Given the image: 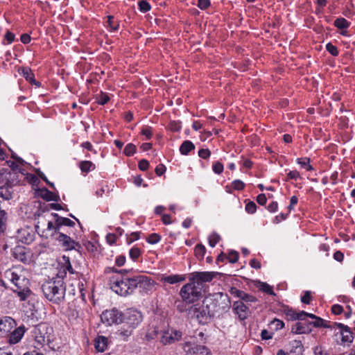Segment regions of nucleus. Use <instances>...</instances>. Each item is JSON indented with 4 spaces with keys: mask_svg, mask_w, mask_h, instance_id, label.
Here are the masks:
<instances>
[{
    "mask_svg": "<svg viewBox=\"0 0 355 355\" xmlns=\"http://www.w3.org/2000/svg\"><path fill=\"white\" fill-rule=\"evenodd\" d=\"M214 275L211 272H193L189 274V282L180 291L179 295L186 304H193L202 296L203 283L211 282Z\"/></svg>",
    "mask_w": 355,
    "mask_h": 355,
    "instance_id": "f257e3e1",
    "label": "nucleus"
},
{
    "mask_svg": "<svg viewBox=\"0 0 355 355\" xmlns=\"http://www.w3.org/2000/svg\"><path fill=\"white\" fill-rule=\"evenodd\" d=\"M3 276L13 284L11 290L20 301H25L31 296L32 292L30 289V282L25 277L22 268L19 267L9 268L4 272Z\"/></svg>",
    "mask_w": 355,
    "mask_h": 355,
    "instance_id": "f03ea898",
    "label": "nucleus"
},
{
    "mask_svg": "<svg viewBox=\"0 0 355 355\" xmlns=\"http://www.w3.org/2000/svg\"><path fill=\"white\" fill-rule=\"evenodd\" d=\"M216 300L205 299L202 304H195L188 309V314L196 318L200 324H207L216 312L219 311L216 306Z\"/></svg>",
    "mask_w": 355,
    "mask_h": 355,
    "instance_id": "7ed1b4c3",
    "label": "nucleus"
},
{
    "mask_svg": "<svg viewBox=\"0 0 355 355\" xmlns=\"http://www.w3.org/2000/svg\"><path fill=\"white\" fill-rule=\"evenodd\" d=\"M45 297L53 304H60L64 300L66 284L59 279H51L42 285Z\"/></svg>",
    "mask_w": 355,
    "mask_h": 355,
    "instance_id": "20e7f679",
    "label": "nucleus"
},
{
    "mask_svg": "<svg viewBox=\"0 0 355 355\" xmlns=\"http://www.w3.org/2000/svg\"><path fill=\"white\" fill-rule=\"evenodd\" d=\"M116 272V275H112L110 278V288L120 296H126L133 293V284L131 282V277L122 275L123 272H126L125 270H112Z\"/></svg>",
    "mask_w": 355,
    "mask_h": 355,
    "instance_id": "39448f33",
    "label": "nucleus"
},
{
    "mask_svg": "<svg viewBox=\"0 0 355 355\" xmlns=\"http://www.w3.org/2000/svg\"><path fill=\"white\" fill-rule=\"evenodd\" d=\"M48 326L46 324L41 323L35 327L32 330V336L34 338L33 347L36 349H42L49 340L47 333Z\"/></svg>",
    "mask_w": 355,
    "mask_h": 355,
    "instance_id": "423d86ee",
    "label": "nucleus"
},
{
    "mask_svg": "<svg viewBox=\"0 0 355 355\" xmlns=\"http://www.w3.org/2000/svg\"><path fill=\"white\" fill-rule=\"evenodd\" d=\"M154 336L159 340L163 345L171 344L179 340L182 337V333L177 330L168 329L166 331H159L155 329Z\"/></svg>",
    "mask_w": 355,
    "mask_h": 355,
    "instance_id": "0eeeda50",
    "label": "nucleus"
},
{
    "mask_svg": "<svg viewBox=\"0 0 355 355\" xmlns=\"http://www.w3.org/2000/svg\"><path fill=\"white\" fill-rule=\"evenodd\" d=\"M122 315V322L132 329H135L142 320L141 312L134 309H127Z\"/></svg>",
    "mask_w": 355,
    "mask_h": 355,
    "instance_id": "6e6552de",
    "label": "nucleus"
},
{
    "mask_svg": "<svg viewBox=\"0 0 355 355\" xmlns=\"http://www.w3.org/2000/svg\"><path fill=\"white\" fill-rule=\"evenodd\" d=\"M53 239L57 241L65 250H78L80 248H81V245L79 243L76 242L71 238L70 235H68L62 232L56 233L53 237Z\"/></svg>",
    "mask_w": 355,
    "mask_h": 355,
    "instance_id": "1a4fd4ad",
    "label": "nucleus"
},
{
    "mask_svg": "<svg viewBox=\"0 0 355 355\" xmlns=\"http://www.w3.org/2000/svg\"><path fill=\"white\" fill-rule=\"evenodd\" d=\"M131 282L133 284V291L137 288H139L141 291L148 292L153 286V281L146 275H135L131 277Z\"/></svg>",
    "mask_w": 355,
    "mask_h": 355,
    "instance_id": "9d476101",
    "label": "nucleus"
},
{
    "mask_svg": "<svg viewBox=\"0 0 355 355\" xmlns=\"http://www.w3.org/2000/svg\"><path fill=\"white\" fill-rule=\"evenodd\" d=\"M123 313L114 308L103 311L101 315V321L107 325L119 324L123 321Z\"/></svg>",
    "mask_w": 355,
    "mask_h": 355,
    "instance_id": "9b49d317",
    "label": "nucleus"
},
{
    "mask_svg": "<svg viewBox=\"0 0 355 355\" xmlns=\"http://www.w3.org/2000/svg\"><path fill=\"white\" fill-rule=\"evenodd\" d=\"M19 182V173L15 170L1 168L0 170V184L14 187Z\"/></svg>",
    "mask_w": 355,
    "mask_h": 355,
    "instance_id": "f8f14e48",
    "label": "nucleus"
},
{
    "mask_svg": "<svg viewBox=\"0 0 355 355\" xmlns=\"http://www.w3.org/2000/svg\"><path fill=\"white\" fill-rule=\"evenodd\" d=\"M35 237V232L33 229L31 227H24L17 230L16 233V238L22 243L30 244L31 243Z\"/></svg>",
    "mask_w": 355,
    "mask_h": 355,
    "instance_id": "ddd939ff",
    "label": "nucleus"
},
{
    "mask_svg": "<svg viewBox=\"0 0 355 355\" xmlns=\"http://www.w3.org/2000/svg\"><path fill=\"white\" fill-rule=\"evenodd\" d=\"M17 326L15 319L10 316L0 318V337H8L10 331Z\"/></svg>",
    "mask_w": 355,
    "mask_h": 355,
    "instance_id": "4468645a",
    "label": "nucleus"
},
{
    "mask_svg": "<svg viewBox=\"0 0 355 355\" xmlns=\"http://www.w3.org/2000/svg\"><path fill=\"white\" fill-rule=\"evenodd\" d=\"M332 329H338L339 331L338 334H340L341 336V343L350 344L353 342L354 340V334L351 331L350 328L345 325L344 324L340 322H334Z\"/></svg>",
    "mask_w": 355,
    "mask_h": 355,
    "instance_id": "2eb2a0df",
    "label": "nucleus"
},
{
    "mask_svg": "<svg viewBox=\"0 0 355 355\" xmlns=\"http://www.w3.org/2000/svg\"><path fill=\"white\" fill-rule=\"evenodd\" d=\"M234 313L241 320H245L250 314L249 307L242 301H236L232 305Z\"/></svg>",
    "mask_w": 355,
    "mask_h": 355,
    "instance_id": "dca6fc26",
    "label": "nucleus"
},
{
    "mask_svg": "<svg viewBox=\"0 0 355 355\" xmlns=\"http://www.w3.org/2000/svg\"><path fill=\"white\" fill-rule=\"evenodd\" d=\"M26 331V328L24 325H21L15 328L14 330L10 331L8 337V343L10 345H15L19 343L24 337Z\"/></svg>",
    "mask_w": 355,
    "mask_h": 355,
    "instance_id": "f3484780",
    "label": "nucleus"
},
{
    "mask_svg": "<svg viewBox=\"0 0 355 355\" xmlns=\"http://www.w3.org/2000/svg\"><path fill=\"white\" fill-rule=\"evenodd\" d=\"M286 350L288 355H302L304 346L300 340H293L288 343Z\"/></svg>",
    "mask_w": 355,
    "mask_h": 355,
    "instance_id": "a211bd4d",
    "label": "nucleus"
},
{
    "mask_svg": "<svg viewBox=\"0 0 355 355\" xmlns=\"http://www.w3.org/2000/svg\"><path fill=\"white\" fill-rule=\"evenodd\" d=\"M51 215L54 218H57V230L62 232L64 227H69V229L73 228L75 226V222L71 219L65 217L60 216L56 213H53Z\"/></svg>",
    "mask_w": 355,
    "mask_h": 355,
    "instance_id": "6ab92c4d",
    "label": "nucleus"
},
{
    "mask_svg": "<svg viewBox=\"0 0 355 355\" xmlns=\"http://www.w3.org/2000/svg\"><path fill=\"white\" fill-rule=\"evenodd\" d=\"M311 331L309 324L303 320L296 322L291 328V333L293 334H309Z\"/></svg>",
    "mask_w": 355,
    "mask_h": 355,
    "instance_id": "aec40b11",
    "label": "nucleus"
},
{
    "mask_svg": "<svg viewBox=\"0 0 355 355\" xmlns=\"http://www.w3.org/2000/svg\"><path fill=\"white\" fill-rule=\"evenodd\" d=\"M12 256L17 261L22 263H27L28 261V256L26 252V249L21 246H17L12 250Z\"/></svg>",
    "mask_w": 355,
    "mask_h": 355,
    "instance_id": "412c9836",
    "label": "nucleus"
},
{
    "mask_svg": "<svg viewBox=\"0 0 355 355\" xmlns=\"http://www.w3.org/2000/svg\"><path fill=\"white\" fill-rule=\"evenodd\" d=\"M55 223H53L51 220H47V227L42 232V236H44L46 238L51 236L52 239H53L55 234L60 232L57 230V218H55Z\"/></svg>",
    "mask_w": 355,
    "mask_h": 355,
    "instance_id": "4be33fe9",
    "label": "nucleus"
},
{
    "mask_svg": "<svg viewBox=\"0 0 355 355\" xmlns=\"http://www.w3.org/2000/svg\"><path fill=\"white\" fill-rule=\"evenodd\" d=\"M186 277L184 275H162L161 281L166 282L170 284H174L185 281Z\"/></svg>",
    "mask_w": 355,
    "mask_h": 355,
    "instance_id": "5701e85b",
    "label": "nucleus"
},
{
    "mask_svg": "<svg viewBox=\"0 0 355 355\" xmlns=\"http://www.w3.org/2000/svg\"><path fill=\"white\" fill-rule=\"evenodd\" d=\"M126 326L123 324V327L115 332L118 339L125 341L132 335L133 329L128 327H125Z\"/></svg>",
    "mask_w": 355,
    "mask_h": 355,
    "instance_id": "b1692460",
    "label": "nucleus"
},
{
    "mask_svg": "<svg viewBox=\"0 0 355 355\" xmlns=\"http://www.w3.org/2000/svg\"><path fill=\"white\" fill-rule=\"evenodd\" d=\"M94 347L98 352H103L107 348V338L103 336H98L94 340Z\"/></svg>",
    "mask_w": 355,
    "mask_h": 355,
    "instance_id": "393cba45",
    "label": "nucleus"
},
{
    "mask_svg": "<svg viewBox=\"0 0 355 355\" xmlns=\"http://www.w3.org/2000/svg\"><path fill=\"white\" fill-rule=\"evenodd\" d=\"M0 187V196L6 200H9L12 198L13 190L12 186L1 184Z\"/></svg>",
    "mask_w": 355,
    "mask_h": 355,
    "instance_id": "a878e982",
    "label": "nucleus"
},
{
    "mask_svg": "<svg viewBox=\"0 0 355 355\" xmlns=\"http://www.w3.org/2000/svg\"><path fill=\"white\" fill-rule=\"evenodd\" d=\"M245 188V183L240 180H234L230 184L225 187L226 191L232 193L233 191H242Z\"/></svg>",
    "mask_w": 355,
    "mask_h": 355,
    "instance_id": "bb28decb",
    "label": "nucleus"
},
{
    "mask_svg": "<svg viewBox=\"0 0 355 355\" xmlns=\"http://www.w3.org/2000/svg\"><path fill=\"white\" fill-rule=\"evenodd\" d=\"M195 149V145L189 140L182 142L180 146V152L182 155H187L191 150Z\"/></svg>",
    "mask_w": 355,
    "mask_h": 355,
    "instance_id": "cd10ccee",
    "label": "nucleus"
},
{
    "mask_svg": "<svg viewBox=\"0 0 355 355\" xmlns=\"http://www.w3.org/2000/svg\"><path fill=\"white\" fill-rule=\"evenodd\" d=\"M79 167L82 173H88L89 172L94 171L96 168L95 164L91 161H81L79 163Z\"/></svg>",
    "mask_w": 355,
    "mask_h": 355,
    "instance_id": "c85d7f7f",
    "label": "nucleus"
},
{
    "mask_svg": "<svg viewBox=\"0 0 355 355\" xmlns=\"http://www.w3.org/2000/svg\"><path fill=\"white\" fill-rule=\"evenodd\" d=\"M329 322H327V321L323 320L322 318L317 316L313 321L310 322L309 324V326L311 324H312L313 326H314L315 327H324V328H331L332 329L333 324L329 325Z\"/></svg>",
    "mask_w": 355,
    "mask_h": 355,
    "instance_id": "c756f323",
    "label": "nucleus"
},
{
    "mask_svg": "<svg viewBox=\"0 0 355 355\" xmlns=\"http://www.w3.org/2000/svg\"><path fill=\"white\" fill-rule=\"evenodd\" d=\"M334 25L338 29L344 30L349 27L350 22L343 17H339L334 21Z\"/></svg>",
    "mask_w": 355,
    "mask_h": 355,
    "instance_id": "7c9ffc66",
    "label": "nucleus"
},
{
    "mask_svg": "<svg viewBox=\"0 0 355 355\" xmlns=\"http://www.w3.org/2000/svg\"><path fill=\"white\" fill-rule=\"evenodd\" d=\"M297 163L302 167L306 168L307 171H311L313 170V166L310 164V159L309 157L297 158Z\"/></svg>",
    "mask_w": 355,
    "mask_h": 355,
    "instance_id": "2f4dec72",
    "label": "nucleus"
},
{
    "mask_svg": "<svg viewBox=\"0 0 355 355\" xmlns=\"http://www.w3.org/2000/svg\"><path fill=\"white\" fill-rule=\"evenodd\" d=\"M258 288L260 291L265 293H267L270 295H275L272 288L267 283L259 282Z\"/></svg>",
    "mask_w": 355,
    "mask_h": 355,
    "instance_id": "473e14b6",
    "label": "nucleus"
},
{
    "mask_svg": "<svg viewBox=\"0 0 355 355\" xmlns=\"http://www.w3.org/2000/svg\"><path fill=\"white\" fill-rule=\"evenodd\" d=\"M220 236L216 232H213L208 237L209 245L211 248H214L216 245L220 241Z\"/></svg>",
    "mask_w": 355,
    "mask_h": 355,
    "instance_id": "72a5a7b5",
    "label": "nucleus"
},
{
    "mask_svg": "<svg viewBox=\"0 0 355 355\" xmlns=\"http://www.w3.org/2000/svg\"><path fill=\"white\" fill-rule=\"evenodd\" d=\"M141 254V250L137 247H132L129 251V256L132 260L136 261Z\"/></svg>",
    "mask_w": 355,
    "mask_h": 355,
    "instance_id": "f704fd0d",
    "label": "nucleus"
},
{
    "mask_svg": "<svg viewBox=\"0 0 355 355\" xmlns=\"http://www.w3.org/2000/svg\"><path fill=\"white\" fill-rule=\"evenodd\" d=\"M136 146L132 143L128 144L123 150V153L128 157L132 156L136 152Z\"/></svg>",
    "mask_w": 355,
    "mask_h": 355,
    "instance_id": "c9c22d12",
    "label": "nucleus"
},
{
    "mask_svg": "<svg viewBox=\"0 0 355 355\" xmlns=\"http://www.w3.org/2000/svg\"><path fill=\"white\" fill-rule=\"evenodd\" d=\"M270 327L275 331L282 329L284 327V322L279 319H274L269 324Z\"/></svg>",
    "mask_w": 355,
    "mask_h": 355,
    "instance_id": "e433bc0d",
    "label": "nucleus"
},
{
    "mask_svg": "<svg viewBox=\"0 0 355 355\" xmlns=\"http://www.w3.org/2000/svg\"><path fill=\"white\" fill-rule=\"evenodd\" d=\"M139 9L141 12L145 13L151 8L150 3L146 0H139L138 1Z\"/></svg>",
    "mask_w": 355,
    "mask_h": 355,
    "instance_id": "4c0bfd02",
    "label": "nucleus"
},
{
    "mask_svg": "<svg viewBox=\"0 0 355 355\" xmlns=\"http://www.w3.org/2000/svg\"><path fill=\"white\" fill-rule=\"evenodd\" d=\"M110 101V96L107 94L101 92L96 96V102L99 105H105Z\"/></svg>",
    "mask_w": 355,
    "mask_h": 355,
    "instance_id": "58836bf2",
    "label": "nucleus"
},
{
    "mask_svg": "<svg viewBox=\"0 0 355 355\" xmlns=\"http://www.w3.org/2000/svg\"><path fill=\"white\" fill-rule=\"evenodd\" d=\"M206 248L202 244H198L196 245L194 249L195 255L197 257L202 258L205 254Z\"/></svg>",
    "mask_w": 355,
    "mask_h": 355,
    "instance_id": "ea45409f",
    "label": "nucleus"
},
{
    "mask_svg": "<svg viewBox=\"0 0 355 355\" xmlns=\"http://www.w3.org/2000/svg\"><path fill=\"white\" fill-rule=\"evenodd\" d=\"M195 349L196 351H194V352L196 355H211L210 351L205 346L197 345Z\"/></svg>",
    "mask_w": 355,
    "mask_h": 355,
    "instance_id": "a19ab883",
    "label": "nucleus"
},
{
    "mask_svg": "<svg viewBox=\"0 0 355 355\" xmlns=\"http://www.w3.org/2000/svg\"><path fill=\"white\" fill-rule=\"evenodd\" d=\"M141 134L146 137V139H150L153 135V129L150 126H144L141 130Z\"/></svg>",
    "mask_w": 355,
    "mask_h": 355,
    "instance_id": "79ce46f5",
    "label": "nucleus"
},
{
    "mask_svg": "<svg viewBox=\"0 0 355 355\" xmlns=\"http://www.w3.org/2000/svg\"><path fill=\"white\" fill-rule=\"evenodd\" d=\"M107 24L112 31H117L119 26V22L114 20L113 16L107 17Z\"/></svg>",
    "mask_w": 355,
    "mask_h": 355,
    "instance_id": "37998d69",
    "label": "nucleus"
},
{
    "mask_svg": "<svg viewBox=\"0 0 355 355\" xmlns=\"http://www.w3.org/2000/svg\"><path fill=\"white\" fill-rule=\"evenodd\" d=\"M239 301H242L243 303H250L257 302V299L254 296L246 293L243 291V295Z\"/></svg>",
    "mask_w": 355,
    "mask_h": 355,
    "instance_id": "c03bdc74",
    "label": "nucleus"
},
{
    "mask_svg": "<svg viewBox=\"0 0 355 355\" xmlns=\"http://www.w3.org/2000/svg\"><path fill=\"white\" fill-rule=\"evenodd\" d=\"M168 129L174 132H179L182 128L181 122L172 121L168 125Z\"/></svg>",
    "mask_w": 355,
    "mask_h": 355,
    "instance_id": "a18cd8bd",
    "label": "nucleus"
},
{
    "mask_svg": "<svg viewBox=\"0 0 355 355\" xmlns=\"http://www.w3.org/2000/svg\"><path fill=\"white\" fill-rule=\"evenodd\" d=\"M326 50L333 56H338L339 54L337 46L330 42L326 44Z\"/></svg>",
    "mask_w": 355,
    "mask_h": 355,
    "instance_id": "49530a36",
    "label": "nucleus"
},
{
    "mask_svg": "<svg viewBox=\"0 0 355 355\" xmlns=\"http://www.w3.org/2000/svg\"><path fill=\"white\" fill-rule=\"evenodd\" d=\"M239 257V253L235 250H231L227 256V259L230 263H236Z\"/></svg>",
    "mask_w": 355,
    "mask_h": 355,
    "instance_id": "de8ad7c7",
    "label": "nucleus"
},
{
    "mask_svg": "<svg viewBox=\"0 0 355 355\" xmlns=\"http://www.w3.org/2000/svg\"><path fill=\"white\" fill-rule=\"evenodd\" d=\"M161 240V236L158 234L153 233L146 239V241L150 244H156Z\"/></svg>",
    "mask_w": 355,
    "mask_h": 355,
    "instance_id": "09e8293b",
    "label": "nucleus"
},
{
    "mask_svg": "<svg viewBox=\"0 0 355 355\" xmlns=\"http://www.w3.org/2000/svg\"><path fill=\"white\" fill-rule=\"evenodd\" d=\"M23 76L26 78L27 81L31 83V81H34V74L32 73L31 70L28 68H24L22 70Z\"/></svg>",
    "mask_w": 355,
    "mask_h": 355,
    "instance_id": "8fccbe9b",
    "label": "nucleus"
},
{
    "mask_svg": "<svg viewBox=\"0 0 355 355\" xmlns=\"http://www.w3.org/2000/svg\"><path fill=\"white\" fill-rule=\"evenodd\" d=\"M286 315L289 316L292 320H302V316L300 312H296L293 309H289L286 311Z\"/></svg>",
    "mask_w": 355,
    "mask_h": 355,
    "instance_id": "3c124183",
    "label": "nucleus"
},
{
    "mask_svg": "<svg viewBox=\"0 0 355 355\" xmlns=\"http://www.w3.org/2000/svg\"><path fill=\"white\" fill-rule=\"evenodd\" d=\"M212 169L215 173L219 175L223 171V164L220 162H216L212 165Z\"/></svg>",
    "mask_w": 355,
    "mask_h": 355,
    "instance_id": "603ef678",
    "label": "nucleus"
},
{
    "mask_svg": "<svg viewBox=\"0 0 355 355\" xmlns=\"http://www.w3.org/2000/svg\"><path fill=\"white\" fill-rule=\"evenodd\" d=\"M245 209L248 214H252L256 212L257 205L254 202L250 201L245 205Z\"/></svg>",
    "mask_w": 355,
    "mask_h": 355,
    "instance_id": "864d4df0",
    "label": "nucleus"
},
{
    "mask_svg": "<svg viewBox=\"0 0 355 355\" xmlns=\"http://www.w3.org/2000/svg\"><path fill=\"white\" fill-rule=\"evenodd\" d=\"M312 300L311 292L309 291H306L304 292V294L301 297V302L306 304H309Z\"/></svg>",
    "mask_w": 355,
    "mask_h": 355,
    "instance_id": "5fc2aeb1",
    "label": "nucleus"
},
{
    "mask_svg": "<svg viewBox=\"0 0 355 355\" xmlns=\"http://www.w3.org/2000/svg\"><path fill=\"white\" fill-rule=\"evenodd\" d=\"M211 155V152L208 148H202L198 151V156L204 159H207Z\"/></svg>",
    "mask_w": 355,
    "mask_h": 355,
    "instance_id": "6e6d98bb",
    "label": "nucleus"
},
{
    "mask_svg": "<svg viewBox=\"0 0 355 355\" xmlns=\"http://www.w3.org/2000/svg\"><path fill=\"white\" fill-rule=\"evenodd\" d=\"M241 160L240 161V164L243 166V168H245L247 169H250L252 167L253 162L249 159H245L244 157H241Z\"/></svg>",
    "mask_w": 355,
    "mask_h": 355,
    "instance_id": "4d7b16f0",
    "label": "nucleus"
},
{
    "mask_svg": "<svg viewBox=\"0 0 355 355\" xmlns=\"http://www.w3.org/2000/svg\"><path fill=\"white\" fill-rule=\"evenodd\" d=\"M299 178H300V173L297 171L294 170V171H290L288 172V173L287 174L286 180H296Z\"/></svg>",
    "mask_w": 355,
    "mask_h": 355,
    "instance_id": "13d9d810",
    "label": "nucleus"
},
{
    "mask_svg": "<svg viewBox=\"0 0 355 355\" xmlns=\"http://www.w3.org/2000/svg\"><path fill=\"white\" fill-rule=\"evenodd\" d=\"M211 5L210 0H198V7L201 10H206Z\"/></svg>",
    "mask_w": 355,
    "mask_h": 355,
    "instance_id": "bf43d9fd",
    "label": "nucleus"
},
{
    "mask_svg": "<svg viewBox=\"0 0 355 355\" xmlns=\"http://www.w3.org/2000/svg\"><path fill=\"white\" fill-rule=\"evenodd\" d=\"M314 355H328L327 351L322 346H316L313 349Z\"/></svg>",
    "mask_w": 355,
    "mask_h": 355,
    "instance_id": "052dcab7",
    "label": "nucleus"
},
{
    "mask_svg": "<svg viewBox=\"0 0 355 355\" xmlns=\"http://www.w3.org/2000/svg\"><path fill=\"white\" fill-rule=\"evenodd\" d=\"M243 291L236 288V287H232L230 289V293L235 297L241 299Z\"/></svg>",
    "mask_w": 355,
    "mask_h": 355,
    "instance_id": "680f3d73",
    "label": "nucleus"
},
{
    "mask_svg": "<svg viewBox=\"0 0 355 355\" xmlns=\"http://www.w3.org/2000/svg\"><path fill=\"white\" fill-rule=\"evenodd\" d=\"M139 239V232H132L130 235L127 236V243L128 244L132 243L135 241H137Z\"/></svg>",
    "mask_w": 355,
    "mask_h": 355,
    "instance_id": "e2e57ef3",
    "label": "nucleus"
},
{
    "mask_svg": "<svg viewBox=\"0 0 355 355\" xmlns=\"http://www.w3.org/2000/svg\"><path fill=\"white\" fill-rule=\"evenodd\" d=\"M139 168L142 171H146L149 167V162L146 159H141L138 164Z\"/></svg>",
    "mask_w": 355,
    "mask_h": 355,
    "instance_id": "0e129e2a",
    "label": "nucleus"
},
{
    "mask_svg": "<svg viewBox=\"0 0 355 355\" xmlns=\"http://www.w3.org/2000/svg\"><path fill=\"white\" fill-rule=\"evenodd\" d=\"M343 308L341 305L340 304H334L332 306H331V312L334 314V315H340L343 313Z\"/></svg>",
    "mask_w": 355,
    "mask_h": 355,
    "instance_id": "69168bd1",
    "label": "nucleus"
},
{
    "mask_svg": "<svg viewBox=\"0 0 355 355\" xmlns=\"http://www.w3.org/2000/svg\"><path fill=\"white\" fill-rule=\"evenodd\" d=\"M166 170V166L164 164H160L156 166L155 173L157 174V175L161 176L165 173Z\"/></svg>",
    "mask_w": 355,
    "mask_h": 355,
    "instance_id": "338daca9",
    "label": "nucleus"
},
{
    "mask_svg": "<svg viewBox=\"0 0 355 355\" xmlns=\"http://www.w3.org/2000/svg\"><path fill=\"white\" fill-rule=\"evenodd\" d=\"M44 192V196H42L43 198L45 200L50 201V200H54V193L51 191H49L48 189H44L43 191Z\"/></svg>",
    "mask_w": 355,
    "mask_h": 355,
    "instance_id": "774afa93",
    "label": "nucleus"
}]
</instances>
